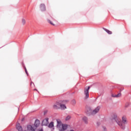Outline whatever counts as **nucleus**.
Segmentation results:
<instances>
[{
    "label": "nucleus",
    "instance_id": "nucleus-1",
    "mask_svg": "<svg viewBox=\"0 0 131 131\" xmlns=\"http://www.w3.org/2000/svg\"><path fill=\"white\" fill-rule=\"evenodd\" d=\"M114 120H115L116 122L119 125V126L122 129H124L125 128L126 123H127V121L126 120V117L124 116L122 117V121L121 122V120L119 117L117 116H115L114 117Z\"/></svg>",
    "mask_w": 131,
    "mask_h": 131
},
{
    "label": "nucleus",
    "instance_id": "nucleus-2",
    "mask_svg": "<svg viewBox=\"0 0 131 131\" xmlns=\"http://www.w3.org/2000/svg\"><path fill=\"white\" fill-rule=\"evenodd\" d=\"M68 101L64 100V101H59V109L61 110H65L66 109V105H65V103H67Z\"/></svg>",
    "mask_w": 131,
    "mask_h": 131
},
{
    "label": "nucleus",
    "instance_id": "nucleus-3",
    "mask_svg": "<svg viewBox=\"0 0 131 131\" xmlns=\"http://www.w3.org/2000/svg\"><path fill=\"white\" fill-rule=\"evenodd\" d=\"M90 89H91V87L89 86L88 88H84V95L85 96L84 99H89V91Z\"/></svg>",
    "mask_w": 131,
    "mask_h": 131
},
{
    "label": "nucleus",
    "instance_id": "nucleus-4",
    "mask_svg": "<svg viewBox=\"0 0 131 131\" xmlns=\"http://www.w3.org/2000/svg\"><path fill=\"white\" fill-rule=\"evenodd\" d=\"M100 109H101V107L97 106L95 110H94L92 111V114H93V115H95V114H97V113H98V112L100 111Z\"/></svg>",
    "mask_w": 131,
    "mask_h": 131
},
{
    "label": "nucleus",
    "instance_id": "nucleus-5",
    "mask_svg": "<svg viewBox=\"0 0 131 131\" xmlns=\"http://www.w3.org/2000/svg\"><path fill=\"white\" fill-rule=\"evenodd\" d=\"M53 109H60V101L57 102L53 105Z\"/></svg>",
    "mask_w": 131,
    "mask_h": 131
},
{
    "label": "nucleus",
    "instance_id": "nucleus-6",
    "mask_svg": "<svg viewBox=\"0 0 131 131\" xmlns=\"http://www.w3.org/2000/svg\"><path fill=\"white\" fill-rule=\"evenodd\" d=\"M27 130L30 131H35V129H34V127H33L32 125H28L27 126Z\"/></svg>",
    "mask_w": 131,
    "mask_h": 131
},
{
    "label": "nucleus",
    "instance_id": "nucleus-7",
    "mask_svg": "<svg viewBox=\"0 0 131 131\" xmlns=\"http://www.w3.org/2000/svg\"><path fill=\"white\" fill-rule=\"evenodd\" d=\"M42 124L43 125H48V124H49V118H46L44 119L42 122Z\"/></svg>",
    "mask_w": 131,
    "mask_h": 131
},
{
    "label": "nucleus",
    "instance_id": "nucleus-8",
    "mask_svg": "<svg viewBox=\"0 0 131 131\" xmlns=\"http://www.w3.org/2000/svg\"><path fill=\"white\" fill-rule=\"evenodd\" d=\"M16 128L18 131H23V129L22 128V126H20V124L18 123L16 124Z\"/></svg>",
    "mask_w": 131,
    "mask_h": 131
},
{
    "label": "nucleus",
    "instance_id": "nucleus-9",
    "mask_svg": "<svg viewBox=\"0 0 131 131\" xmlns=\"http://www.w3.org/2000/svg\"><path fill=\"white\" fill-rule=\"evenodd\" d=\"M40 9L42 11H46V5L43 4H41L40 6Z\"/></svg>",
    "mask_w": 131,
    "mask_h": 131
},
{
    "label": "nucleus",
    "instance_id": "nucleus-10",
    "mask_svg": "<svg viewBox=\"0 0 131 131\" xmlns=\"http://www.w3.org/2000/svg\"><path fill=\"white\" fill-rule=\"evenodd\" d=\"M112 97H113V98H119L120 97H121V93H119L117 95L112 94Z\"/></svg>",
    "mask_w": 131,
    "mask_h": 131
},
{
    "label": "nucleus",
    "instance_id": "nucleus-11",
    "mask_svg": "<svg viewBox=\"0 0 131 131\" xmlns=\"http://www.w3.org/2000/svg\"><path fill=\"white\" fill-rule=\"evenodd\" d=\"M66 129H67V125L62 124V129L60 130V131H64V130H66Z\"/></svg>",
    "mask_w": 131,
    "mask_h": 131
},
{
    "label": "nucleus",
    "instance_id": "nucleus-12",
    "mask_svg": "<svg viewBox=\"0 0 131 131\" xmlns=\"http://www.w3.org/2000/svg\"><path fill=\"white\" fill-rule=\"evenodd\" d=\"M103 29L106 31L107 32V33H108V34H112V31L106 29V28H103Z\"/></svg>",
    "mask_w": 131,
    "mask_h": 131
},
{
    "label": "nucleus",
    "instance_id": "nucleus-13",
    "mask_svg": "<svg viewBox=\"0 0 131 131\" xmlns=\"http://www.w3.org/2000/svg\"><path fill=\"white\" fill-rule=\"evenodd\" d=\"M34 125L36 127H38L39 126V120H36L35 122Z\"/></svg>",
    "mask_w": 131,
    "mask_h": 131
},
{
    "label": "nucleus",
    "instance_id": "nucleus-14",
    "mask_svg": "<svg viewBox=\"0 0 131 131\" xmlns=\"http://www.w3.org/2000/svg\"><path fill=\"white\" fill-rule=\"evenodd\" d=\"M82 120L84 121V122H85V123H88V118H86V117H84L82 118Z\"/></svg>",
    "mask_w": 131,
    "mask_h": 131
},
{
    "label": "nucleus",
    "instance_id": "nucleus-15",
    "mask_svg": "<svg viewBox=\"0 0 131 131\" xmlns=\"http://www.w3.org/2000/svg\"><path fill=\"white\" fill-rule=\"evenodd\" d=\"M54 127V122H51L49 124V127L50 128H52V127Z\"/></svg>",
    "mask_w": 131,
    "mask_h": 131
},
{
    "label": "nucleus",
    "instance_id": "nucleus-16",
    "mask_svg": "<svg viewBox=\"0 0 131 131\" xmlns=\"http://www.w3.org/2000/svg\"><path fill=\"white\" fill-rule=\"evenodd\" d=\"M21 23H22L23 25H25V24L26 23V20H25V19L24 18L22 19Z\"/></svg>",
    "mask_w": 131,
    "mask_h": 131
},
{
    "label": "nucleus",
    "instance_id": "nucleus-17",
    "mask_svg": "<svg viewBox=\"0 0 131 131\" xmlns=\"http://www.w3.org/2000/svg\"><path fill=\"white\" fill-rule=\"evenodd\" d=\"M56 121L57 122V124L59 125H60V124H61V123H62V122H61L60 119H58L56 120Z\"/></svg>",
    "mask_w": 131,
    "mask_h": 131
},
{
    "label": "nucleus",
    "instance_id": "nucleus-18",
    "mask_svg": "<svg viewBox=\"0 0 131 131\" xmlns=\"http://www.w3.org/2000/svg\"><path fill=\"white\" fill-rule=\"evenodd\" d=\"M70 118H71V116H68L66 118V120H69V119H70Z\"/></svg>",
    "mask_w": 131,
    "mask_h": 131
},
{
    "label": "nucleus",
    "instance_id": "nucleus-19",
    "mask_svg": "<svg viewBox=\"0 0 131 131\" xmlns=\"http://www.w3.org/2000/svg\"><path fill=\"white\" fill-rule=\"evenodd\" d=\"M72 104H73V105H75V104H76V101H75V100H72Z\"/></svg>",
    "mask_w": 131,
    "mask_h": 131
},
{
    "label": "nucleus",
    "instance_id": "nucleus-20",
    "mask_svg": "<svg viewBox=\"0 0 131 131\" xmlns=\"http://www.w3.org/2000/svg\"><path fill=\"white\" fill-rule=\"evenodd\" d=\"M48 22H49V23H50V24H51V25H54V24H53V23H52V21H51V20H48Z\"/></svg>",
    "mask_w": 131,
    "mask_h": 131
},
{
    "label": "nucleus",
    "instance_id": "nucleus-21",
    "mask_svg": "<svg viewBox=\"0 0 131 131\" xmlns=\"http://www.w3.org/2000/svg\"><path fill=\"white\" fill-rule=\"evenodd\" d=\"M25 72L27 75H28V72H27V70L26 69V68H25Z\"/></svg>",
    "mask_w": 131,
    "mask_h": 131
},
{
    "label": "nucleus",
    "instance_id": "nucleus-22",
    "mask_svg": "<svg viewBox=\"0 0 131 131\" xmlns=\"http://www.w3.org/2000/svg\"><path fill=\"white\" fill-rule=\"evenodd\" d=\"M103 128L104 131H107V130L106 129V127H103Z\"/></svg>",
    "mask_w": 131,
    "mask_h": 131
},
{
    "label": "nucleus",
    "instance_id": "nucleus-23",
    "mask_svg": "<svg viewBox=\"0 0 131 131\" xmlns=\"http://www.w3.org/2000/svg\"><path fill=\"white\" fill-rule=\"evenodd\" d=\"M125 107H127V106L126 105Z\"/></svg>",
    "mask_w": 131,
    "mask_h": 131
}]
</instances>
